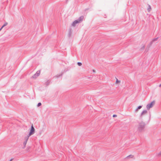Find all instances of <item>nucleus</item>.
Segmentation results:
<instances>
[{
	"instance_id": "f257e3e1",
	"label": "nucleus",
	"mask_w": 161,
	"mask_h": 161,
	"mask_svg": "<svg viewBox=\"0 0 161 161\" xmlns=\"http://www.w3.org/2000/svg\"><path fill=\"white\" fill-rule=\"evenodd\" d=\"M35 130L34 128L33 125H32L31 126V129L30 130V133L29 134L28 136L27 137H26L25 138V140H26V142H25V144H26V142H27V141L28 140V139L29 137L31 135H32V134H34V132H35Z\"/></svg>"
},
{
	"instance_id": "f03ea898",
	"label": "nucleus",
	"mask_w": 161,
	"mask_h": 161,
	"mask_svg": "<svg viewBox=\"0 0 161 161\" xmlns=\"http://www.w3.org/2000/svg\"><path fill=\"white\" fill-rule=\"evenodd\" d=\"M145 124L143 123H140L138 126V130L139 131H142L145 128Z\"/></svg>"
},
{
	"instance_id": "7ed1b4c3",
	"label": "nucleus",
	"mask_w": 161,
	"mask_h": 161,
	"mask_svg": "<svg viewBox=\"0 0 161 161\" xmlns=\"http://www.w3.org/2000/svg\"><path fill=\"white\" fill-rule=\"evenodd\" d=\"M155 103L154 101H153L149 104L147 105V108L148 109H149L150 108H152L154 104Z\"/></svg>"
},
{
	"instance_id": "20e7f679",
	"label": "nucleus",
	"mask_w": 161,
	"mask_h": 161,
	"mask_svg": "<svg viewBox=\"0 0 161 161\" xmlns=\"http://www.w3.org/2000/svg\"><path fill=\"white\" fill-rule=\"evenodd\" d=\"M80 19H81V20H75L74 21L73 24V26H74L77 23H79L80 21L83 20V17H80Z\"/></svg>"
},
{
	"instance_id": "39448f33",
	"label": "nucleus",
	"mask_w": 161,
	"mask_h": 161,
	"mask_svg": "<svg viewBox=\"0 0 161 161\" xmlns=\"http://www.w3.org/2000/svg\"><path fill=\"white\" fill-rule=\"evenodd\" d=\"M40 74V71H37L36 73L34 75L33 77H36L39 76Z\"/></svg>"
},
{
	"instance_id": "423d86ee",
	"label": "nucleus",
	"mask_w": 161,
	"mask_h": 161,
	"mask_svg": "<svg viewBox=\"0 0 161 161\" xmlns=\"http://www.w3.org/2000/svg\"><path fill=\"white\" fill-rule=\"evenodd\" d=\"M145 46L144 44H142L140 47V50H143L145 48Z\"/></svg>"
},
{
	"instance_id": "0eeeda50",
	"label": "nucleus",
	"mask_w": 161,
	"mask_h": 161,
	"mask_svg": "<svg viewBox=\"0 0 161 161\" xmlns=\"http://www.w3.org/2000/svg\"><path fill=\"white\" fill-rule=\"evenodd\" d=\"M120 83V81L118 80L117 78H116V81L115 82V84H119Z\"/></svg>"
},
{
	"instance_id": "6e6552de",
	"label": "nucleus",
	"mask_w": 161,
	"mask_h": 161,
	"mask_svg": "<svg viewBox=\"0 0 161 161\" xmlns=\"http://www.w3.org/2000/svg\"><path fill=\"white\" fill-rule=\"evenodd\" d=\"M8 24V23L5 22L4 24L3 25V26L0 29V31L3 29V28L5 26L7 25Z\"/></svg>"
},
{
	"instance_id": "1a4fd4ad",
	"label": "nucleus",
	"mask_w": 161,
	"mask_h": 161,
	"mask_svg": "<svg viewBox=\"0 0 161 161\" xmlns=\"http://www.w3.org/2000/svg\"><path fill=\"white\" fill-rule=\"evenodd\" d=\"M147 113V111H146V110L143 111L142 113V114H146Z\"/></svg>"
},
{
	"instance_id": "9d476101",
	"label": "nucleus",
	"mask_w": 161,
	"mask_h": 161,
	"mask_svg": "<svg viewBox=\"0 0 161 161\" xmlns=\"http://www.w3.org/2000/svg\"><path fill=\"white\" fill-rule=\"evenodd\" d=\"M148 7H149V8H148V11L149 12V11H150L151 10V8L150 5H149Z\"/></svg>"
},
{
	"instance_id": "9b49d317",
	"label": "nucleus",
	"mask_w": 161,
	"mask_h": 161,
	"mask_svg": "<svg viewBox=\"0 0 161 161\" xmlns=\"http://www.w3.org/2000/svg\"><path fill=\"white\" fill-rule=\"evenodd\" d=\"M142 108V106H139L138 108H137L136 109V110H138V109H140V108Z\"/></svg>"
},
{
	"instance_id": "f8f14e48",
	"label": "nucleus",
	"mask_w": 161,
	"mask_h": 161,
	"mask_svg": "<svg viewBox=\"0 0 161 161\" xmlns=\"http://www.w3.org/2000/svg\"><path fill=\"white\" fill-rule=\"evenodd\" d=\"M78 65H79V66H80L81 65H82V64H81V63H80V62H78Z\"/></svg>"
},
{
	"instance_id": "ddd939ff",
	"label": "nucleus",
	"mask_w": 161,
	"mask_h": 161,
	"mask_svg": "<svg viewBox=\"0 0 161 161\" xmlns=\"http://www.w3.org/2000/svg\"><path fill=\"white\" fill-rule=\"evenodd\" d=\"M41 103H38V105H37V106L38 107H39L40 106H41Z\"/></svg>"
},
{
	"instance_id": "4468645a",
	"label": "nucleus",
	"mask_w": 161,
	"mask_h": 161,
	"mask_svg": "<svg viewBox=\"0 0 161 161\" xmlns=\"http://www.w3.org/2000/svg\"><path fill=\"white\" fill-rule=\"evenodd\" d=\"M113 117H114H114H117V115H116V114H114V115H113Z\"/></svg>"
},
{
	"instance_id": "2eb2a0df",
	"label": "nucleus",
	"mask_w": 161,
	"mask_h": 161,
	"mask_svg": "<svg viewBox=\"0 0 161 161\" xmlns=\"http://www.w3.org/2000/svg\"><path fill=\"white\" fill-rule=\"evenodd\" d=\"M159 87H161V84L159 85Z\"/></svg>"
},
{
	"instance_id": "dca6fc26",
	"label": "nucleus",
	"mask_w": 161,
	"mask_h": 161,
	"mask_svg": "<svg viewBox=\"0 0 161 161\" xmlns=\"http://www.w3.org/2000/svg\"><path fill=\"white\" fill-rule=\"evenodd\" d=\"M12 160V159H11V160H10V161H11Z\"/></svg>"
}]
</instances>
